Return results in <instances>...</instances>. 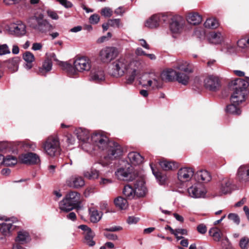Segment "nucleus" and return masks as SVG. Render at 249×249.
Instances as JSON below:
<instances>
[{"instance_id": "5fc2aeb1", "label": "nucleus", "mask_w": 249, "mask_h": 249, "mask_svg": "<svg viewBox=\"0 0 249 249\" xmlns=\"http://www.w3.org/2000/svg\"><path fill=\"white\" fill-rule=\"evenodd\" d=\"M23 58L27 63H32L35 60L34 54L30 52H26L23 54Z\"/></svg>"}, {"instance_id": "2eb2a0df", "label": "nucleus", "mask_w": 249, "mask_h": 249, "mask_svg": "<svg viewBox=\"0 0 249 249\" xmlns=\"http://www.w3.org/2000/svg\"><path fill=\"white\" fill-rule=\"evenodd\" d=\"M194 175V170L190 167L181 168L178 172V179L181 182L189 181Z\"/></svg>"}, {"instance_id": "c9c22d12", "label": "nucleus", "mask_w": 249, "mask_h": 249, "mask_svg": "<svg viewBox=\"0 0 249 249\" xmlns=\"http://www.w3.org/2000/svg\"><path fill=\"white\" fill-rule=\"evenodd\" d=\"M150 166L151 167V169L152 171V173L157 180L159 182V183L160 184H163L166 179H167V177L165 175L163 174L161 172L156 171V169L154 168L153 165L152 163L150 164Z\"/></svg>"}, {"instance_id": "393cba45", "label": "nucleus", "mask_w": 249, "mask_h": 249, "mask_svg": "<svg viewBox=\"0 0 249 249\" xmlns=\"http://www.w3.org/2000/svg\"><path fill=\"white\" fill-rule=\"evenodd\" d=\"M195 178L198 181L208 182L211 179L210 173L206 170H200L195 174Z\"/></svg>"}, {"instance_id": "a19ab883", "label": "nucleus", "mask_w": 249, "mask_h": 249, "mask_svg": "<svg viewBox=\"0 0 249 249\" xmlns=\"http://www.w3.org/2000/svg\"><path fill=\"white\" fill-rule=\"evenodd\" d=\"M190 73H184L178 72L176 76V80L179 83L184 85H186L189 81L190 76L189 74Z\"/></svg>"}, {"instance_id": "7c9ffc66", "label": "nucleus", "mask_w": 249, "mask_h": 249, "mask_svg": "<svg viewBox=\"0 0 249 249\" xmlns=\"http://www.w3.org/2000/svg\"><path fill=\"white\" fill-rule=\"evenodd\" d=\"M160 16L154 15L149 18L145 22V26L149 28L157 27L159 25Z\"/></svg>"}, {"instance_id": "bb28decb", "label": "nucleus", "mask_w": 249, "mask_h": 249, "mask_svg": "<svg viewBox=\"0 0 249 249\" xmlns=\"http://www.w3.org/2000/svg\"><path fill=\"white\" fill-rule=\"evenodd\" d=\"M52 62L51 60L46 59L43 62L42 66L39 67L37 71L38 74L41 75H45L52 69Z\"/></svg>"}, {"instance_id": "0e129e2a", "label": "nucleus", "mask_w": 249, "mask_h": 249, "mask_svg": "<svg viewBox=\"0 0 249 249\" xmlns=\"http://www.w3.org/2000/svg\"><path fill=\"white\" fill-rule=\"evenodd\" d=\"M187 233V231L185 229H178L175 230L174 235H175L176 237H178V235H186Z\"/></svg>"}, {"instance_id": "e433bc0d", "label": "nucleus", "mask_w": 249, "mask_h": 249, "mask_svg": "<svg viewBox=\"0 0 249 249\" xmlns=\"http://www.w3.org/2000/svg\"><path fill=\"white\" fill-rule=\"evenodd\" d=\"M59 209L63 212H68L75 207L72 205L69 201L64 198L59 202Z\"/></svg>"}, {"instance_id": "9b49d317", "label": "nucleus", "mask_w": 249, "mask_h": 249, "mask_svg": "<svg viewBox=\"0 0 249 249\" xmlns=\"http://www.w3.org/2000/svg\"><path fill=\"white\" fill-rule=\"evenodd\" d=\"M20 162L28 165L37 164L40 162L39 156L35 153L28 152L19 157Z\"/></svg>"}, {"instance_id": "bf43d9fd", "label": "nucleus", "mask_w": 249, "mask_h": 249, "mask_svg": "<svg viewBox=\"0 0 249 249\" xmlns=\"http://www.w3.org/2000/svg\"><path fill=\"white\" fill-rule=\"evenodd\" d=\"M112 183V180L110 178H107L105 177H101L99 182L100 185L105 186Z\"/></svg>"}, {"instance_id": "4468645a", "label": "nucleus", "mask_w": 249, "mask_h": 249, "mask_svg": "<svg viewBox=\"0 0 249 249\" xmlns=\"http://www.w3.org/2000/svg\"><path fill=\"white\" fill-rule=\"evenodd\" d=\"M0 220L5 221L4 222L0 223V232L5 236H10L12 231L16 229V226L10 222L9 219L6 218L1 217Z\"/></svg>"}, {"instance_id": "4c0bfd02", "label": "nucleus", "mask_w": 249, "mask_h": 249, "mask_svg": "<svg viewBox=\"0 0 249 249\" xmlns=\"http://www.w3.org/2000/svg\"><path fill=\"white\" fill-rule=\"evenodd\" d=\"M90 219L92 223H97L102 217V213L94 208L89 209Z\"/></svg>"}, {"instance_id": "4d7b16f0", "label": "nucleus", "mask_w": 249, "mask_h": 249, "mask_svg": "<svg viewBox=\"0 0 249 249\" xmlns=\"http://www.w3.org/2000/svg\"><path fill=\"white\" fill-rule=\"evenodd\" d=\"M228 217L230 220L232 221L236 224H239L240 219L237 214L234 213H231L229 214Z\"/></svg>"}, {"instance_id": "f8f14e48", "label": "nucleus", "mask_w": 249, "mask_h": 249, "mask_svg": "<svg viewBox=\"0 0 249 249\" xmlns=\"http://www.w3.org/2000/svg\"><path fill=\"white\" fill-rule=\"evenodd\" d=\"M187 192L189 196L193 198L203 197L206 193V190L199 183H196L189 187Z\"/></svg>"}, {"instance_id": "58836bf2", "label": "nucleus", "mask_w": 249, "mask_h": 249, "mask_svg": "<svg viewBox=\"0 0 249 249\" xmlns=\"http://www.w3.org/2000/svg\"><path fill=\"white\" fill-rule=\"evenodd\" d=\"M18 58L15 57L13 59L7 60L6 63L7 67L12 72H15L18 71Z\"/></svg>"}, {"instance_id": "c03bdc74", "label": "nucleus", "mask_w": 249, "mask_h": 249, "mask_svg": "<svg viewBox=\"0 0 249 249\" xmlns=\"http://www.w3.org/2000/svg\"><path fill=\"white\" fill-rule=\"evenodd\" d=\"M209 232L215 241H220L222 233L219 229L217 228H213L210 230Z\"/></svg>"}, {"instance_id": "e2e57ef3", "label": "nucleus", "mask_w": 249, "mask_h": 249, "mask_svg": "<svg viewBox=\"0 0 249 249\" xmlns=\"http://www.w3.org/2000/svg\"><path fill=\"white\" fill-rule=\"evenodd\" d=\"M140 220L139 217L135 216H129L127 219V222L129 224H136Z\"/></svg>"}, {"instance_id": "3c124183", "label": "nucleus", "mask_w": 249, "mask_h": 249, "mask_svg": "<svg viewBox=\"0 0 249 249\" xmlns=\"http://www.w3.org/2000/svg\"><path fill=\"white\" fill-rule=\"evenodd\" d=\"M237 45L241 48H245L249 46V35L239 39L237 42Z\"/></svg>"}, {"instance_id": "39448f33", "label": "nucleus", "mask_w": 249, "mask_h": 249, "mask_svg": "<svg viewBox=\"0 0 249 249\" xmlns=\"http://www.w3.org/2000/svg\"><path fill=\"white\" fill-rule=\"evenodd\" d=\"M110 142L103 133L95 132L90 136L91 150L95 149L104 150L106 149Z\"/></svg>"}, {"instance_id": "2f4dec72", "label": "nucleus", "mask_w": 249, "mask_h": 249, "mask_svg": "<svg viewBox=\"0 0 249 249\" xmlns=\"http://www.w3.org/2000/svg\"><path fill=\"white\" fill-rule=\"evenodd\" d=\"M53 28V26L44 18L35 30L41 33H46L52 30Z\"/></svg>"}, {"instance_id": "dca6fc26", "label": "nucleus", "mask_w": 249, "mask_h": 249, "mask_svg": "<svg viewBox=\"0 0 249 249\" xmlns=\"http://www.w3.org/2000/svg\"><path fill=\"white\" fill-rule=\"evenodd\" d=\"M236 176L241 182H249V164L241 165L237 170Z\"/></svg>"}, {"instance_id": "a878e982", "label": "nucleus", "mask_w": 249, "mask_h": 249, "mask_svg": "<svg viewBox=\"0 0 249 249\" xmlns=\"http://www.w3.org/2000/svg\"><path fill=\"white\" fill-rule=\"evenodd\" d=\"M128 158L133 165L140 164L143 162V157L139 153L136 152H131L128 154Z\"/></svg>"}, {"instance_id": "6e6d98bb", "label": "nucleus", "mask_w": 249, "mask_h": 249, "mask_svg": "<svg viewBox=\"0 0 249 249\" xmlns=\"http://www.w3.org/2000/svg\"><path fill=\"white\" fill-rule=\"evenodd\" d=\"M239 246L242 249H248L249 247V238L247 237L241 238Z\"/></svg>"}, {"instance_id": "338daca9", "label": "nucleus", "mask_w": 249, "mask_h": 249, "mask_svg": "<svg viewBox=\"0 0 249 249\" xmlns=\"http://www.w3.org/2000/svg\"><path fill=\"white\" fill-rule=\"evenodd\" d=\"M198 231L201 234H204L207 231V228L204 224H200L197 227Z\"/></svg>"}, {"instance_id": "f704fd0d", "label": "nucleus", "mask_w": 249, "mask_h": 249, "mask_svg": "<svg viewBox=\"0 0 249 249\" xmlns=\"http://www.w3.org/2000/svg\"><path fill=\"white\" fill-rule=\"evenodd\" d=\"M114 203L116 207L121 210H125L128 206L127 200L122 196L115 198Z\"/></svg>"}, {"instance_id": "f3484780", "label": "nucleus", "mask_w": 249, "mask_h": 249, "mask_svg": "<svg viewBox=\"0 0 249 249\" xmlns=\"http://www.w3.org/2000/svg\"><path fill=\"white\" fill-rule=\"evenodd\" d=\"M184 24L185 21L181 17L174 18L170 25V30L173 33H179L182 31Z\"/></svg>"}, {"instance_id": "6e6552de", "label": "nucleus", "mask_w": 249, "mask_h": 249, "mask_svg": "<svg viewBox=\"0 0 249 249\" xmlns=\"http://www.w3.org/2000/svg\"><path fill=\"white\" fill-rule=\"evenodd\" d=\"M74 134L82 144L83 148L87 151H91V148L90 143L91 136L89 130L84 128L79 127L75 129Z\"/></svg>"}, {"instance_id": "9d476101", "label": "nucleus", "mask_w": 249, "mask_h": 249, "mask_svg": "<svg viewBox=\"0 0 249 249\" xmlns=\"http://www.w3.org/2000/svg\"><path fill=\"white\" fill-rule=\"evenodd\" d=\"M5 30L10 35L20 36L26 33V26L21 22L12 23L5 27Z\"/></svg>"}, {"instance_id": "de8ad7c7", "label": "nucleus", "mask_w": 249, "mask_h": 249, "mask_svg": "<svg viewBox=\"0 0 249 249\" xmlns=\"http://www.w3.org/2000/svg\"><path fill=\"white\" fill-rule=\"evenodd\" d=\"M20 146L25 151H35L36 148V143L30 142H21Z\"/></svg>"}, {"instance_id": "13d9d810", "label": "nucleus", "mask_w": 249, "mask_h": 249, "mask_svg": "<svg viewBox=\"0 0 249 249\" xmlns=\"http://www.w3.org/2000/svg\"><path fill=\"white\" fill-rule=\"evenodd\" d=\"M194 35L197 37L202 39L205 36V32L202 28H196L194 31Z\"/></svg>"}, {"instance_id": "4be33fe9", "label": "nucleus", "mask_w": 249, "mask_h": 249, "mask_svg": "<svg viewBox=\"0 0 249 249\" xmlns=\"http://www.w3.org/2000/svg\"><path fill=\"white\" fill-rule=\"evenodd\" d=\"M177 72L172 69H168L163 71L161 74V78L166 82L173 81L176 80Z\"/></svg>"}, {"instance_id": "052dcab7", "label": "nucleus", "mask_w": 249, "mask_h": 249, "mask_svg": "<svg viewBox=\"0 0 249 249\" xmlns=\"http://www.w3.org/2000/svg\"><path fill=\"white\" fill-rule=\"evenodd\" d=\"M10 50L6 44L0 45V55L9 53Z\"/></svg>"}, {"instance_id": "f03ea898", "label": "nucleus", "mask_w": 249, "mask_h": 249, "mask_svg": "<svg viewBox=\"0 0 249 249\" xmlns=\"http://www.w3.org/2000/svg\"><path fill=\"white\" fill-rule=\"evenodd\" d=\"M91 60L85 56L75 58L73 66L67 62L61 63V66L70 76L76 75L79 72L88 71L91 69Z\"/></svg>"}, {"instance_id": "ddd939ff", "label": "nucleus", "mask_w": 249, "mask_h": 249, "mask_svg": "<svg viewBox=\"0 0 249 249\" xmlns=\"http://www.w3.org/2000/svg\"><path fill=\"white\" fill-rule=\"evenodd\" d=\"M205 87L211 91L217 90L220 86L218 78L213 75H209L204 80Z\"/></svg>"}, {"instance_id": "20e7f679", "label": "nucleus", "mask_w": 249, "mask_h": 249, "mask_svg": "<svg viewBox=\"0 0 249 249\" xmlns=\"http://www.w3.org/2000/svg\"><path fill=\"white\" fill-rule=\"evenodd\" d=\"M163 80L161 76L154 73H145L140 78L139 84L143 88L158 89L162 87Z\"/></svg>"}, {"instance_id": "37998d69", "label": "nucleus", "mask_w": 249, "mask_h": 249, "mask_svg": "<svg viewBox=\"0 0 249 249\" xmlns=\"http://www.w3.org/2000/svg\"><path fill=\"white\" fill-rule=\"evenodd\" d=\"M123 193L128 199H132L136 196L135 190L129 185H125L124 187Z\"/></svg>"}, {"instance_id": "49530a36", "label": "nucleus", "mask_w": 249, "mask_h": 249, "mask_svg": "<svg viewBox=\"0 0 249 249\" xmlns=\"http://www.w3.org/2000/svg\"><path fill=\"white\" fill-rule=\"evenodd\" d=\"M4 159L3 160V164L5 166H13L16 164L18 162L17 159L13 156L9 155L5 158L4 157Z\"/></svg>"}, {"instance_id": "ea45409f", "label": "nucleus", "mask_w": 249, "mask_h": 249, "mask_svg": "<svg viewBox=\"0 0 249 249\" xmlns=\"http://www.w3.org/2000/svg\"><path fill=\"white\" fill-rule=\"evenodd\" d=\"M84 242L89 247H92L95 245V242L93 240L95 236V233L90 231L84 235Z\"/></svg>"}, {"instance_id": "864d4df0", "label": "nucleus", "mask_w": 249, "mask_h": 249, "mask_svg": "<svg viewBox=\"0 0 249 249\" xmlns=\"http://www.w3.org/2000/svg\"><path fill=\"white\" fill-rule=\"evenodd\" d=\"M113 11L111 8L106 7L102 8L101 10V14L102 16H104L106 18H109L111 17L113 15Z\"/></svg>"}, {"instance_id": "c756f323", "label": "nucleus", "mask_w": 249, "mask_h": 249, "mask_svg": "<svg viewBox=\"0 0 249 249\" xmlns=\"http://www.w3.org/2000/svg\"><path fill=\"white\" fill-rule=\"evenodd\" d=\"M83 175L88 179L95 180L99 178L100 172L96 169L91 168L89 170L84 171Z\"/></svg>"}, {"instance_id": "680f3d73", "label": "nucleus", "mask_w": 249, "mask_h": 249, "mask_svg": "<svg viewBox=\"0 0 249 249\" xmlns=\"http://www.w3.org/2000/svg\"><path fill=\"white\" fill-rule=\"evenodd\" d=\"M99 20L100 18L97 14H93L91 15L89 18L90 23L94 24H97L99 21Z\"/></svg>"}, {"instance_id": "603ef678", "label": "nucleus", "mask_w": 249, "mask_h": 249, "mask_svg": "<svg viewBox=\"0 0 249 249\" xmlns=\"http://www.w3.org/2000/svg\"><path fill=\"white\" fill-rule=\"evenodd\" d=\"M109 26L113 27L121 28L123 26L121 20L119 18L110 19L108 20Z\"/></svg>"}, {"instance_id": "79ce46f5", "label": "nucleus", "mask_w": 249, "mask_h": 249, "mask_svg": "<svg viewBox=\"0 0 249 249\" xmlns=\"http://www.w3.org/2000/svg\"><path fill=\"white\" fill-rule=\"evenodd\" d=\"M30 240L29 233L24 231L18 232L17 240L23 244L26 243Z\"/></svg>"}, {"instance_id": "a18cd8bd", "label": "nucleus", "mask_w": 249, "mask_h": 249, "mask_svg": "<svg viewBox=\"0 0 249 249\" xmlns=\"http://www.w3.org/2000/svg\"><path fill=\"white\" fill-rule=\"evenodd\" d=\"M239 104H233L232 103L227 107L226 111L229 113L235 115H240L241 113L240 109L237 107Z\"/></svg>"}, {"instance_id": "cd10ccee", "label": "nucleus", "mask_w": 249, "mask_h": 249, "mask_svg": "<svg viewBox=\"0 0 249 249\" xmlns=\"http://www.w3.org/2000/svg\"><path fill=\"white\" fill-rule=\"evenodd\" d=\"M225 36L220 32H212L209 36V39L213 43L219 44L222 42Z\"/></svg>"}, {"instance_id": "473e14b6", "label": "nucleus", "mask_w": 249, "mask_h": 249, "mask_svg": "<svg viewBox=\"0 0 249 249\" xmlns=\"http://www.w3.org/2000/svg\"><path fill=\"white\" fill-rule=\"evenodd\" d=\"M90 80L99 82L105 79L104 72L101 69L92 71L90 73Z\"/></svg>"}, {"instance_id": "aec40b11", "label": "nucleus", "mask_w": 249, "mask_h": 249, "mask_svg": "<svg viewBox=\"0 0 249 249\" xmlns=\"http://www.w3.org/2000/svg\"><path fill=\"white\" fill-rule=\"evenodd\" d=\"M115 174L119 180L130 181L134 179L132 174L128 169L120 168L115 172Z\"/></svg>"}, {"instance_id": "c85d7f7f", "label": "nucleus", "mask_w": 249, "mask_h": 249, "mask_svg": "<svg viewBox=\"0 0 249 249\" xmlns=\"http://www.w3.org/2000/svg\"><path fill=\"white\" fill-rule=\"evenodd\" d=\"M231 181L229 179H223L220 184V193L222 194H227L231 193Z\"/></svg>"}, {"instance_id": "f257e3e1", "label": "nucleus", "mask_w": 249, "mask_h": 249, "mask_svg": "<svg viewBox=\"0 0 249 249\" xmlns=\"http://www.w3.org/2000/svg\"><path fill=\"white\" fill-rule=\"evenodd\" d=\"M140 73V63L136 60L129 61L124 57H120L114 61L111 65L109 73L118 77L126 74L127 84H132L136 76Z\"/></svg>"}, {"instance_id": "774afa93", "label": "nucleus", "mask_w": 249, "mask_h": 249, "mask_svg": "<svg viewBox=\"0 0 249 249\" xmlns=\"http://www.w3.org/2000/svg\"><path fill=\"white\" fill-rule=\"evenodd\" d=\"M59 2L66 8H70L72 6V3L68 0H58Z\"/></svg>"}, {"instance_id": "8fccbe9b", "label": "nucleus", "mask_w": 249, "mask_h": 249, "mask_svg": "<svg viewBox=\"0 0 249 249\" xmlns=\"http://www.w3.org/2000/svg\"><path fill=\"white\" fill-rule=\"evenodd\" d=\"M160 167L164 170H172L174 166V163L171 161L163 160L160 162Z\"/></svg>"}, {"instance_id": "423d86ee", "label": "nucleus", "mask_w": 249, "mask_h": 249, "mask_svg": "<svg viewBox=\"0 0 249 249\" xmlns=\"http://www.w3.org/2000/svg\"><path fill=\"white\" fill-rule=\"evenodd\" d=\"M106 149V154L104 157L106 164L120 158L123 153V149L122 146L118 143L112 141L109 142Z\"/></svg>"}, {"instance_id": "7ed1b4c3", "label": "nucleus", "mask_w": 249, "mask_h": 249, "mask_svg": "<svg viewBox=\"0 0 249 249\" xmlns=\"http://www.w3.org/2000/svg\"><path fill=\"white\" fill-rule=\"evenodd\" d=\"M248 87V83L243 79L237 78L232 81L230 83V87L233 90L231 98V103L240 104L245 101Z\"/></svg>"}, {"instance_id": "6ab92c4d", "label": "nucleus", "mask_w": 249, "mask_h": 249, "mask_svg": "<svg viewBox=\"0 0 249 249\" xmlns=\"http://www.w3.org/2000/svg\"><path fill=\"white\" fill-rule=\"evenodd\" d=\"M136 196L138 197L143 196L146 192V188L144 185V181L142 178H138L134 184Z\"/></svg>"}, {"instance_id": "412c9836", "label": "nucleus", "mask_w": 249, "mask_h": 249, "mask_svg": "<svg viewBox=\"0 0 249 249\" xmlns=\"http://www.w3.org/2000/svg\"><path fill=\"white\" fill-rule=\"evenodd\" d=\"M44 18L43 13L36 12L28 18L27 23L30 27L35 30Z\"/></svg>"}, {"instance_id": "a211bd4d", "label": "nucleus", "mask_w": 249, "mask_h": 249, "mask_svg": "<svg viewBox=\"0 0 249 249\" xmlns=\"http://www.w3.org/2000/svg\"><path fill=\"white\" fill-rule=\"evenodd\" d=\"M66 183L69 186L75 189L81 188L85 184L83 178L79 176L71 177L67 180Z\"/></svg>"}, {"instance_id": "0eeeda50", "label": "nucleus", "mask_w": 249, "mask_h": 249, "mask_svg": "<svg viewBox=\"0 0 249 249\" xmlns=\"http://www.w3.org/2000/svg\"><path fill=\"white\" fill-rule=\"evenodd\" d=\"M45 153L50 157H54L60 153V143L57 138L49 137L43 144Z\"/></svg>"}, {"instance_id": "09e8293b", "label": "nucleus", "mask_w": 249, "mask_h": 249, "mask_svg": "<svg viewBox=\"0 0 249 249\" xmlns=\"http://www.w3.org/2000/svg\"><path fill=\"white\" fill-rule=\"evenodd\" d=\"M204 25L206 28L214 29L218 26L219 24L215 18H208L205 22Z\"/></svg>"}, {"instance_id": "1a4fd4ad", "label": "nucleus", "mask_w": 249, "mask_h": 249, "mask_svg": "<svg viewBox=\"0 0 249 249\" xmlns=\"http://www.w3.org/2000/svg\"><path fill=\"white\" fill-rule=\"evenodd\" d=\"M118 49L114 47H106L103 48L99 53L100 60L104 63H109L119 54Z\"/></svg>"}, {"instance_id": "72a5a7b5", "label": "nucleus", "mask_w": 249, "mask_h": 249, "mask_svg": "<svg viewBox=\"0 0 249 249\" xmlns=\"http://www.w3.org/2000/svg\"><path fill=\"white\" fill-rule=\"evenodd\" d=\"M188 22L193 25L199 24L202 21L201 17L196 13H190L187 16Z\"/></svg>"}, {"instance_id": "b1692460", "label": "nucleus", "mask_w": 249, "mask_h": 249, "mask_svg": "<svg viewBox=\"0 0 249 249\" xmlns=\"http://www.w3.org/2000/svg\"><path fill=\"white\" fill-rule=\"evenodd\" d=\"M174 68L186 73H192L193 72L191 65L188 62L182 60H178L175 65Z\"/></svg>"}, {"instance_id": "5701e85b", "label": "nucleus", "mask_w": 249, "mask_h": 249, "mask_svg": "<svg viewBox=\"0 0 249 249\" xmlns=\"http://www.w3.org/2000/svg\"><path fill=\"white\" fill-rule=\"evenodd\" d=\"M80 194L76 192L71 191L68 193L64 198L76 207L80 203Z\"/></svg>"}, {"instance_id": "69168bd1", "label": "nucleus", "mask_w": 249, "mask_h": 249, "mask_svg": "<svg viewBox=\"0 0 249 249\" xmlns=\"http://www.w3.org/2000/svg\"><path fill=\"white\" fill-rule=\"evenodd\" d=\"M47 13L48 16L53 19L56 20L58 19V16L55 12L52 10H48Z\"/></svg>"}]
</instances>
